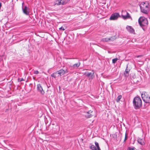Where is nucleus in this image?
<instances>
[{
    "mask_svg": "<svg viewBox=\"0 0 150 150\" xmlns=\"http://www.w3.org/2000/svg\"><path fill=\"white\" fill-rule=\"evenodd\" d=\"M138 22L141 26H147L148 24L147 18L143 16L139 18L138 20Z\"/></svg>",
    "mask_w": 150,
    "mask_h": 150,
    "instance_id": "3",
    "label": "nucleus"
},
{
    "mask_svg": "<svg viewBox=\"0 0 150 150\" xmlns=\"http://www.w3.org/2000/svg\"><path fill=\"white\" fill-rule=\"evenodd\" d=\"M3 56V55L0 56V62L3 60V59L2 57Z\"/></svg>",
    "mask_w": 150,
    "mask_h": 150,
    "instance_id": "25",
    "label": "nucleus"
},
{
    "mask_svg": "<svg viewBox=\"0 0 150 150\" xmlns=\"http://www.w3.org/2000/svg\"><path fill=\"white\" fill-rule=\"evenodd\" d=\"M80 63L78 62L74 64L73 66H71V67L73 69L77 68L80 66Z\"/></svg>",
    "mask_w": 150,
    "mask_h": 150,
    "instance_id": "15",
    "label": "nucleus"
},
{
    "mask_svg": "<svg viewBox=\"0 0 150 150\" xmlns=\"http://www.w3.org/2000/svg\"><path fill=\"white\" fill-rule=\"evenodd\" d=\"M24 4V3L23 2L22 3V9L23 12L26 15H28L29 14V13L28 11V8L26 6H25L24 8H23V4Z\"/></svg>",
    "mask_w": 150,
    "mask_h": 150,
    "instance_id": "13",
    "label": "nucleus"
},
{
    "mask_svg": "<svg viewBox=\"0 0 150 150\" xmlns=\"http://www.w3.org/2000/svg\"><path fill=\"white\" fill-rule=\"evenodd\" d=\"M57 74L61 76L68 72L69 71L67 69H66L65 70H64L63 69H61L59 71H58Z\"/></svg>",
    "mask_w": 150,
    "mask_h": 150,
    "instance_id": "11",
    "label": "nucleus"
},
{
    "mask_svg": "<svg viewBox=\"0 0 150 150\" xmlns=\"http://www.w3.org/2000/svg\"><path fill=\"white\" fill-rule=\"evenodd\" d=\"M57 74V72H55L52 74L51 76L52 77L54 78H55L56 77V75Z\"/></svg>",
    "mask_w": 150,
    "mask_h": 150,
    "instance_id": "21",
    "label": "nucleus"
},
{
    "mask_svg": "<svg viewBox=\"0 0 150 150\" xmlns=\"http://www.w3.org/2000/svg\"><path fill=\"white\" fill-rule=\"evenodd\" d=\"M118 60V59L117 58H115V59H112V62L113 64H115V63L116 62V61Z\"/></svg>",
    "mask_w": 150,
    "mask_h": 150,
    "instance_id": "22",
    "label": "nucleus"
},
{
    "mask_svg": "<svg viewBox=\"0 0 150 150\" xmlns=\"http://www.w3.org/2000/svg\"><path fill=\"white\" fill-rule=\"evenodd\" d=\"M59 30H65V29L64 28H62V27L60 28H59Z\"/></svg>",
    "mask_w": 150,
    "mask_h": 150,
    "instance_id": "26",
    "label": "nucleus"
},
{
    "mask_svg": "<svg viewBox=\"0 0 150 150\" xmlns=\"http://www.w3.org/2000/svg\"><path fill=\"white\" fill-rule=\"evenodd\" d=\"M141 11L146 14H147L149 11L150 6L147 1L142 2L140 6Z\"/></svg>",
    "mask_w": 150,
    "mask_h": 150,
    "instance_id": "1",
    "label": "nucleus"
},
{
    "mask_svg": "<svg viewBox=\"0 0 150 150\" xmlns=\"http://www.w3.org/2000/svg\"><path fill=\"white\" fill-rule=\"evenodd\" d=\"M121 16L122 18L124 20L131 18V17L129 13L125 11L122 12Z\"/></svg>",
    "mask_w": 150,
    "mask_h": 150,
    "instance_id": "5",
    "label": "nucleus"
},
{
    "mask_svg": "<svg viewBox=\"0 0 150 150\" xmlns=\"http://www.w3.org/2000/svg\"><path fill=\"white\" fill-rule=\"evenodd\" d=\"M147 67L149 69H150V63L147 65Z\"/></svg>",
    "mask_w": 150,
    "mask_h": 150,
    "instance_id": "27",
    "label": "nucleus"
},
{
    "mask_svg": "<svg viewBox=\"0 0 150 150\" xmlns=\"http://www.w3.org/2000/svg\"><path fill=\"white\" fill-rule=\"evenodd\" d=\"M22 80H23H23H24V79H23H23H22L21 80V81H22Z\"/></svg>",
    "mask_w": 150,
    "mask_h": 150,
    "instance_id": "30",
    "label": "nucleus"
},
{
    "mask_svg": "<svg viewBox=\"0 0 150 150\" xmlns=\"http://www.w3.org/2000/svg\"><path fill=\"white\" fill-rule=\"evenodd\" d=\"M120 17V15L118 13H115L112 14L111 16L110 20H114L117 19L118 18Z\"/></svg>",
    "mask_w": 150,
    "mask_h": 150,
    "instance_id": "8",
    "label": "nucleus"
},
{
    "mask_svg": "<svg viewBox=\"0 0 150 150\" xmlns=\"http://www.w3.org/2000/svg\"><path fill=\"white\" fill-rule=\"evenodd\" d=\"M136 76L135 74H134L133 76V78L134 79L136 78Z\"/></svg>",
    "mask_w": 150,
    "mask_h": 150,
    "instance_id": "28",
    "label": "nucleus"
},
{
    "mask_svg": "<svg viewBox=\"0 0 150 150\" xmlns=\"http://www.w3.org/2000/svg\"><path fill=\"white\" fill-rule=\"evenodd\" d=\"M70 0H57L56 3L58 5H64L67 4Z\"/></svg>",
    "mask_w": 150,
    "mask_h": 150,
    "instance_id": "10",
    "label": "nucleus"
},
{
    "mask_svg": "<svg viewBox=\"0 0 150 150\" xmlns=\"http://www.w3.org/2000/svg\"><path fill=\"white\" fill-rule=\"evenodd\" d=\"M95 144L96 146L93 145H92L90 146V148L91 150H101L98 143L95 142Z\"/></svg>",
    "mask_w": 150,
    "mask_h": 150,
    "instance_id": "7",
    "label": "nucleus"
},
{
    "mask_svg": "<svg viewBox=\"0 0 150 150\" xmlns=\"http://www.w3.org/2000/svg\"><path fill=\"white\" fill-rule=\"evenodd\" d=\"M127 135L126 133L125 135V138L124 140V142H125L127 139Z\"/></svg>",
    "mask_w": 150,
    "mask_h": 150,
    "instance_id": "23",
    "label": "nucleus"
},
{
    "mask_svg": "<svg viewBox=\"0 0 150 150\" xmlns=\"http://www.w3.org/2000/svg\"><path fill=\"white\" fill-rule=\"evenodd\" d=\"M127 150H135L134 148L133 147H129Z\"/></svg>",
    "mask_w": 150,
    "mask_h": 150,
    "instance_id": "24",
    "label": "nucleus"
},
{
    "mask_svg": "<svg viewBox=\"0 0 150 150\" xmlns=\"http://www.w3.org/2000/svg\"><path fill=\"white\" fill-rule=\"evenodd\" d=\"M122 98V96L121 95H119L118 97H117V99H116V101L117 102H119V101L120 100V99Z\"/></svg>",
    "mask_w": 150,
    "mask_h": 150,
    "instance_id": "20",
    "label": "nucleus"
},
{
    "mask_svg": "<svg viewBox=\"0 0 150 150\" xmlns=\"http://www.w3.org/2000/svg\"><path fill=\"white\" fill-rule=\"evenodd\" d=\"M138 142L142 145H144V140L140 138H139L138 140Z\"/></svg>",
    "mask_w": 150,
    "mask_h": 150,
    "instance_id": "17",
    "label": "nucleus"
},
{
    "mask_svg": "<svg viewBox=\"0 0 150 150\" xmlns=\"http://www.w3.org/2000/svg\"><path fill=\"white\" fill-rule=\"evenodd\" d=\"M129 71L130 69L128 68V67H127L124 73V75L125 76L127 77L129 76Z\"/></svg>",
    "mask_w": 150,
    "mask_h": 150,
    "instance_id": "16",
    "label": "nucleus"
},
{
    "mask_svg": "<svg viewBox=\"0 0 150 150\" xmlns=\"http://www.w3.org/2000/svg\"><path fill=\"white\" fill-rule=\"evenodd\" d=\"M94 112L93 111L90 110L87 112L85 115V116L87 118H90L93 116H95Z\"/></svg>",
    "mask_w": 150,
    "mask_h": 150,
    "instance_id": "9",
    "label": "nucleus"
},
{
    "mask_svg": "<svg viewBox=\"0 0 150 150\" xmlns=\"http://www.w3.org/2000/svg\"><path fill=\"white\" fill-rule=\"evenodd\" d=\"M94 72L92 70L91 72L86 71L84 73V75L86 76L89 78L90 79H92L94 77Z\"/></svg>",
    "mask_w": 150,
    "mask_h": 150,
    "instance_id": "6",
    "label": "nucleus"
},
{
    "mask_svg": "<svg viewBox=\"0 0 150 150\" xmlns=\"http://www.w3.org/2000/svg\"><path fill=\"white\" fill-rule=\"evenodd\" d=\"M35 74H37L38 73V71H36L35 72Z\"/></svg>",
    "mask_w": 150,
    "mask_h": 150,
    "instance_id": "29",
    "label": "nucleus"
},
{
    "mask_svg": "<svg viewBox=\"0 0 150 150\" xmlns=\"http://www.w3.org/2000/svg\"><path fill=\"white\" fill-rule=\"evenodd\" d=\"M110 38H106L102 39L101 41L103 42H108V41H110Z\"/></svg>",
    "mask_w": 150,
    "mask_h": 150,
    "instance_id": "18",
    "label": "nucleus"
},
{
    "mask_svg": "<svg viewBox=\"0 0 150 150\" xmlns=\"http://www.w3.org/2000/svg\"><path fill=\"white\" fill-rule=\"evenodd\" d=\"M133 103L135 108L136 109L139 108L142 105V100L140 98L139 96H137L134 98Z\"/></svg>",
    "mask_w": 150,
    "mask_h": 150,
    "instance_id": "2",
    "label": "nucleus"
},
{
    "mask_svg": "<svg viewBox=\"0 0 150 150\" xmlns=\"http://www.w3.org/2000/svg\"><path fill=\"white\" fill-rule=\"evenodd\" d=\"M38 91L40 92L42 94H43L45 93L44 91L43 90L42 87L40 84H38Z\"/></svg>",
    "mask_w": 150,
    "mask_h": 150,
    "instance_id": "14",
    "label": "nucleus"
},
{
    "mask_svg": "<svg viewBox=\"0 0 150 150\" xmlns=\"http://www.w3.org/2000/svg\"><path fill=\"white\" fill-rule=\"evenodd\" d=\"M109 38H110V41H113L116 38L115 36H112Z\"/></svg>",
    "mask_w": 150,
    "mask_h": 150,
    "instance_id": "19",
    "label": "nucleus"
},
{
    "mask_svg": "<svg viewBox=\"0 0 150 150\" xmlns=\"http://www.w3.org/2000/svg\"><path fill=\"white\" fill-rule=\"evenodd\" d=\"M142 97L144 101L146 103H150V96L146 93L142 94Z\"/></svg>",
    "mask_w": 150,
    "mask_h": 150,
    "instance_id": "4",
    "label": "nucleus"
},
{
    "mask_svg": "<svg viewBox=\"0 0 150 150\" xmlns=\"http://www.w3.org/2000/svg\"><path fill=\"white\" fill-rule=\"evenodd\" d=\"M127 30L130 33L135 34V32L134 29L130 26H127L126 27Z\"/></svg>",
    "mask_w": 150,
    "mask_h": 150,
    "instance_id": "12",
    "label": "nucleus"
}]
</instances>
